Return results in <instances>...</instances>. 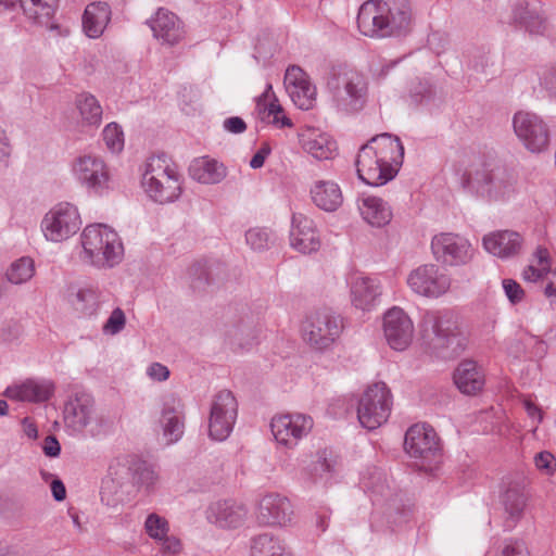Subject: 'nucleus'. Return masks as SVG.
<instances>
[{"instance_id": "nucleus-1", "label": "nucleus", "mask_w": 556, "mask_h": 556, "mask_svg": "<svg viewBox=\"0 0 556 556\" xmlns=\"http://www.w3.org/2000/svg\"><path fill=\"white\" fill-rule=\"evenodd\" d=\"M467 194L486 202H507L517 194L515 176L493 160L482 156L463 157L454 168Z\"/></svg>"}, {"instance_id": "nucleus-2", "label": "nucleus", "mask_w": 556, "mask_h": 556, "mask_svg": "<svg viewBox=\"0 0 556 556\" xmlns=\"http://www.w3.org/2000/svg\"><path fill=\"white\" fill-rule=\"evenodd\" d=\"M403 159L404 147L397 137L387 132L377 135L357 153V176L368 186H384L397 175Z\"/></svg>"}, {"instance_id": "nucleus-3", "label": "nucleus", "mask_w": 556, "mask_h": 556, "mask_svg": "<svg viewBox=\"0 0 556 556\" xmlns=\"http://www.w3.org/2000/svg\"><path fill=\"white\" fill-rule=\"evenodd\" d=\"M140 188L153 203L165 205L178 201L184 192V175L165 153L149 156L139 168Z\"/></svg>"}, {"instance_id": "nucleus-4", "label": "nucleus", "mask_w": 556, "mask_h": 556, "mask_svg": "<svg viewBox=\"0 0 556 556\" xmlns=\"http://www.w3.org/2000/svg\"><path fill=\"white\" fill-rule=\"evenodd\" d=\"M410 20L412 10L405 0H368L358 10L357 27L364 36L386 38L406 31Z\"/></svg>"}, {"instance_id": "nucleus-5", "label": "nucleus", "mask_w": 556, "mask_h": 556, "mask_svg": "<svg viewBox=\"0 0 556 556\" xmlns=\"http://www.w3.org/2000/svg\"><path fill=\"white\" fill-rule=\"evenodd\" d=\"M324 83L338 110L356 112L367 99L368 83L357 70L346 65H331L324 74Z\"/></svg>"}, {"instance_id": "nucleus-6", "label": "nucleus", "mask_w": 556, "mask_h": 556, "mask_svg": "<svg viewBox=\"0 0 556 556\" xmlns=\"http://www.w3.org/2000/svg\"><path fill=\"white\" fill-rule=\"evenodd\" d=\"M84 263L97 268H112L124 256V247L118 233L101 223L87 225L79 237Z\"/></svg>"}, {"instance_id": "nucleus-7", "label": "nucleus", "mask_w": 556, "mask_h": 556, "mask_svg": "<svg viewBox=\"0 0 556 556\" xmlns=\"http://www.w3.org/2000/svg\"><path fill=\"white\" fill-rule=\"evenodd\" d=\"M421 328L425 336H433V345L443 350V357H456L467 349L468 336L460 328L458 316L453 311L426 312Z\"/></svg>"}, {"instance_id": "nucleus-8", "label": "nucleus", "mask_w": 556, "mask_h": 556, "mask_svg": "<svg viewBox=\"0 0 556 556\" xmlns=\"http://www.w3.org/2000/svg\"><path fill=\"white\" fill-rule=\"evenodd\" d=\"M342 318L327 309L308 314L302 321L303 340L314 350H330L343 331Z\"/></svg>"}, {"instance_id": "nucleus-9", "label": "nucleus", "mask_w": 556, "mask_h": 556, "mask_svg": "<svg viewBox=\"0 0 556 556\" xmlns=\"http://www.w3.org/2000/svg\"><path fill=\"white\" fill-rule=\"evenodd\" d=\"M70 172L73 179L89 193L103 197L113 189L109 167L97 154L84 153L76 156Z\"/></svg>"}, {"instance_id": "nucleus-10", "label": "nucleus", "mask_w": 556, "mask_h": 556, "mask_svg": "<svg viewBox=\"0 0 556 556\" xmlns=\"http://www.w3.org/2000/svg\"><path fill=\"white\" fill-rule=\"evenodd\" d=\"M392 408V395L384 382L369 386L361 396L357 406V418L362 427L375 430L383 425Z\"/></svg>"}, {"instance_id": "nucleus-11", "label": "nucleus", "mask_w": 556, "mask_h": 556, "mask_svg": "<svg viewBox=\"0 0 556 556\" xmlns=\"http://www.w3.org/2000/svg\"><path fill=\"white\" fill-rule=\"evenodd\" d=\"M81 218L76 205L60 202L53 205L41 220V231L46 240L54 243L63 242L80 229Z\"/></svg>"}, {"instance_id": "nucleus-12", "label": "nucleus", "mask_w": 556, "mask_h": 556, "mask_svg": "<svg viewBox=\"0 0 556 556\" xmlns=\"http://www.w3.org/2000/svg\"><path fill=\"white\" fill-rule=\"evenodd\" d=\"M435 260L450 267L469 265L477 254L471 241L457 232H440L431 240Z\"/></svg>"}, {"instance_id": "nucleus-13", "label": "nucleus", "mask_w": 556, "mask_h": 556, "mask_svg": "<svg viewBox=\"0 0 556 556\" xmlns=\"http://www.w3.org/2000/svg\"><path fill=\"white\" fill-rule=\"evenodd\" d=\"M238 417V402L232 392L222 390L211 402L208 416V437L223 442L229 438Z\"/></svg>"}, {"instance_id": "nucleus-14", "label": "nucleus", "mask_w": 556, "mask_h": 556, "mask_svg": "<svg viewBox=\"0 0 556 556\" xmlns=\"http://www.w3.org/2000/svg\"><path fill=\"white\" fill-rule=\"evenodd\" d=\"M514 132L531 153H541L549 146V128L538 114L519 111L513 117Z\"/></svg>"}, {"instance_id": "nucleus-15", "label": "nucleus", "mask_w": 556, "mask_h": 556, "mask_svg": "<svg viewBox=\"0 0 556 556\" xmlns=\"http://www.w3.org/2000/svg\"><path fill=\"white\" fill-rule=\"evenodd\" d=\"M409 289L425 298L437 299L451 288V277L435 264H424L413 269L406 279Z\"/></svg>"}, {"instance_id": "nucleus-16", "label": "nucleus", "mask_w": 556, "mask_h": 556, "mask_svg": "<svg viewBox=\"0 0 556 556\" xmlns=\"http://www.w3.org/2000/svg\"><path fill=\"white\" fill-rule=\"evenodd\" d=\"M152 37L163 47L180 45L187 36L185 22L166 8H159L147 21Z\"/></svg>"}, {"instance_id": "nucleus-17", "label": "nucleus", "mask_w": 556, "mask_h": 556, "mask_svg": "<svg viewBox=\"0 0 556 556\" xmlns=\"http://www.w3.org/2000/svg\"><path fill=\"white\" fill-rule=\"evenodd\" d=\"M313 427V418L301 413L276 415L270 421V430L277 443L289 448L295 447Z\"/></svg>"}, {"instance_id": "nucleus-18", "label": "nucleus", "mask_w": 556, "mask_h": 556, "mask_svg": "<svg viewBox=\"0 0 556 556\" xmlns=\"http://www.w3.org/2000/svg\"><path fill=\"white\" fill-rule=\"evenodd\" d=\"M382 331L388 345L394 351H405L413 342L415 327L409 315L401 307L389 308L382 317Z\"/></svg>"}, {"instance_id": "nucleus-19", "label": "nucleus", "mask_w": 556, "mask_h": 556, "mask_svg": "<svg viewBox=\"0 0 556 556\" xmlns=\"http://www.w3.org/2000/svg\"><path fill=\"white\" fill-rule=\"evenodd\" d=\"M65 427L71 434H80L97 422L93 397L77 391L65 402L63 409Z\"/></svg>"}, {"instance_id": "nucleus-20", "label": "nucleus", "mask_w": 556, "mask_h": 556, "mask_svg": "<svg viewBox=\"0 0 556 556\" xmlns=\"http://www.w3.org/2000/svg\"><path fill=\"white\" fill-rule=\"evenodd\" d=\"M159 426L166 444L177 443L185 432V407L181 400L173 394L162 397Z\"/></svg>"}, {"instance_id": "nucleus-21", "label": "nucleus", "mask_w": 556, "mask_h": 556, "mask_svg": "<svg viewBox=\"0 0 556 556\" xmlns=\"http://www.w3.org/2000/svg\"><path fill=\"white\" fill-rule=\"evenodd\" d=\"M124 469L131 471L132 482L147 491L154 489L157 483L159 476L152 466L142 460H129L128 458H124L117 460L115 465L110 466V476H115L116 478L111 477L103 480L101 492L102 501L104 500L106 491H111L115 480L119 483V476Z\"/></svg>"}, {"instance_id": "nucleus-22", "label": "nucleus", "mask_w": 556, "mask_h": 556, "mask_svg": "<svg viewBox=\"0 0 556 556\" xmlns=\"http://www.w3.org/2000/svg\"><path fill=\"white\" fill-rule=\"evenodd\" d=\"M55 391V383L48 378L31 377L18 380L8 386L3 394L16 402L45 403Z\"/></svg>"}, {"instance_id": "nucleus-23", "label": "nucleus", "mask_w": 556, "mask_h": 556, "mask_svg": "<svg viewBox=\"0 0 556 556\" xmlns=\"http://www.w3.org/2000/svg\"><path fill=\"white\" fill-rule=\"evenodd\" d=\"M404 448L414 458L428 460L439 453V442L434 429L426 424H416L405 433Z\"/></svg>"}, {"instance_id": "nucleus-24", "label": "nucleus", "mask_w": 556, "mask_h": 556, "mask_svg": "<svg viewBox=\"0 0 556 556\" xmlns=\"http://www.w3.org/2000/svg\"><path fill=\"white\" fill-rule=\"evenodd\" d=\"M293 518L291 502L278 493H268L261 497L257 506V519L262 525L287 527Z\"/></svg>"}, {"instance_id": "nucleus-25", "label": "nucleus", "mask_w": 556, "mask_h": 556, "mask_svg": "<svg viewBox=\"0 0 556 556\" xmlns=\"http://www.w3.org/2000/svg\"><path fill=\"white\" fill-rule=\"evenodd\" d=\"M285 87L293 103L301 110H309L316 102V87L299 66H290L285 74Z\"/></svg>"}, {"instance_id": "nucleus-26", "label": "nucleus", "mask_w": 556, "mask_h": 556, "mask_svg": "<svg viewBox=\"0 0 556 556\" xmlns=\"http://www.w3.org/2000/svg\"><path fill=\"white\" fill-rule=\"evenodd\" d=\"M523 244L522 235L508 229L491 231L482 237L483 249L501 260L518 256L523 250Z\"/></svg>"}, {"instance_id": "nucleus-27", "label": "nucleus", "mask_w": 556, "mask_h": 556, "mask_svg": "<svg viewBox=\"0 0 556 556\" xmlns=\"http://www.w3.org/2000/svg\"><path fill=\"white\" fill-rule=\"evenodd\" d=\"M290 245L303 254L316 252L320 248L319 233L312 218L302 213L292 215Z\"/></svg>"}, {"instance_id": "nucleus-28", "label": "nucleus", "mask_w": 556, "mask_h": 556, "mask_svg": "<svg viewBox=\"0 0 556 556\" xmlns=\"http://www.w3.org/2000/svg\"><path fill=\"white\" fill-rule=\"evenodd\" d=\"M299 142L303 151L315 160L327 161L337 155V142L321 129L305 127L299 134Z\"/></svg>"}, {"instance_id": "nucleus-29", "label": "nucleus", "mask_w": 556, "mask_h": 556, "mask_svg": "<svg viewBox=\"0 0 556 556\" xmlns=\"http://www.w3.org/2000/svg\"><path fill=\"white\" fill-rule=\"evenodd\" d=\"M352 304L362 311H371L380 302L381 281L376 277L355 275L350 281Z\"/></svg>"}, {"instance_id": "nucleus-30", "label": "nucleus", "mask_w": 556, "mask_h": 556, "mask_svg": "<svg viewBox=\"0 0 556 556\" xmlns=\"http://www.w3.org/2000/svg\"><path fill=\"white\" fill-rule=\"evenodd\" d=\"M356 206L364 223L374 228L386 227L393 218L391 204L374 194H361L356 200Z\"/></svg>"}, {"instance_id": "nucleus-31", "label": "nucleus", "mask_w": 556, "mask_h": 556, "mask_svg": "<svg viewBox=\"0 0 556 556\" xmlns=\"http://www.w3.org/2000/svg\"><path fill=\"white\" fill-rule=\"evenodd\" d=\"M503 506L504 529L513 530L521 520L526 506L527 494L525 485L520 482H510L501 500Z\"/></svg>"}, {"instance_id": "nucleus-32", "label": "nucleus", "mask_w": 556, "mask_h": 556, "mask_svg": "<svg viewBox=\"0 0 556 556\" xmlns=\"http://www.w3.org/2000/svg\"><path fill=\"white\" fill-rule=\"evenodd\" d=\"M78 113L77 128L80 134L92 135L102 123L103 109L99 100L89 92H81L75 99Z\"/></svg>"}, {"instance_id": "nucleus-33", "label": "nucleus", "mask_w": 556, "mask_h": 556, "mask_svg": "<svg viewBox=\"0 0 556 556\" xmlns=\"http://www.w3.org/2000/svg\"><path fill=\"white\" fill-rule=\"evenodd\" d=\"M359 483L372 503H380L391 498L395 490L393 481L389 479L387 471L376 466L367 467L362 471Z\"/></svg>"}, {"instance_id": "nucleus-34", "label": "nucleus", "mask_w": 556, "mask_h": 556, "mask_svg": "<svg viewBox=\"0 0 556 556\" xmlns=\"http://www.w3.org/2000/svg\"><path fill=\"white\" fill-rule=\"evenodd\" d=\"M112 20V8L105 1H93L86 5L81 16L84 34L90 39H99Z\"/></svg>"}, {"instance_id": "nucleus-35", "label": "nucleus", "mask_w": 556, "mask_h": 556, "mask_svg": "<svg viewBox=\"0 0 556 556\" xmlns=\"http://www.w3.org/2000/svg\"><path fill=\"white\" fill-rule=\"evenodd\" d=\"M248 509L235 501H217L207 508V519L220 528H238L243 525Z\"/></svg>"}, {"instance_id": "nucleus-36", "label": "nucleus", "mask_w": 556, "mask_h": 556, "mask_svg": "<svg viewBox=\"0 0 556 556\" xmlns=\"http://www.w3.org/2000/svg\"><path fill=\"white\" fill-rule=\"evenodd\" d=\"M312 202L321 211L332 213L343 204V192L334 180L317 179L309 188Z\"/></svg>"}, {"instance_id": "nucleus-37", "label": "nucleus", "mask_w": 556, "mask_h": 556, "mask_svg": "<svg viewBox=\"0 0 556 556\" xmlns=\"http://www.w3.org/2000/svg\"><path fill=\"white\" fill-rule=\"evenodd\" d=\"M454 382L462 393L476 394L484 387V371L477 362L464 359L454 371Z\"/></svg>"}, {"instance_id": "nucleus-38", "label": "nucleus", "mask_w": 556, "mask_h": 556, "mask_svg": "<svg viewBox=\"0 0 556 556\" xmlns=\"http://www.w3.org/2000/svg\"><path fill=\"white\" fill-rule=\"evenodd\" d=\"M256 110L262 119L267 121L277 128L290 127L291 119L286 116L282 106L276 98L271 84H266L265 90L256 98Z\"/></svg>"}, {"instance_id": "nucleus-39", "label": "nucleus", "mask_w": 556, "mask_h": 556, "mask_svg": "<svg viewBox=\"0 0 556 556\" xmlns=\"http://www.w3.org/2000/svg\"><path fill=\"white\" fill-rule=\"evenodd\" d=\"M190 177L203 185H216L223 181L227 169L223 163L208 156L198 157L189 167Z\"/></svg>"}, {"instance_id": "nucleus-40", "label": "nucleus", "mask_w": 556, "mask_h": 556, "mask_svg": "<svg viewBox=\"0 0 556 556\" xmlns=\"http://www.w3.org/2000/svg\"><path fill=\"white\" fill-rule=\"evenodd\" d=\"M250 556H294L287 542L273 533L254 535L250 541Z\"/></svg>"}, {"instance_id": "nucleus-41", "label": "nucleus", "mask_w": 556, "mask_h": 556, "mask_svg": "<svg viewBox=\"0 0 556 556\" xmlns=\"http://www.w3.org/2000/svg\"><path fill=\"white\" fill-rule=\"evenodd\" d=\"M59 0H21V10L34 23L48 29H58L52 17L58 8Z\"/></svg>"}, {"instance_id": "nucleus-42", "label": "nucleus", "mask_w": 556, "mask_h": 556, "mask_svg": "<svg viewBox=\"0 0 556 556\" xmlns=\"http://www.w3.org/2000/svg\"><path fill=\"white\" fill-rule=\"evenodd\" d=\"M553 258L547 248L538 245L529 258V264L521 270V278L526 282L542 281L551 271Z\"/></svg>"}, {"instance_id": "nucleus-43", "label": "nucleus", "mask_w": 556, "mask_h": 556, "mask_svg": "<svg viewBox=\"0 0 556 556\" xmlns=\"http://www.w3.org/2000/svg\"><path fill=\"white\" fill-rule=\"evenodd\" d=\"M101 293L98 288L86 286L77 289L71 303L83 316H93L100 307Z\"/></svg>"}, {"instance_id": "nucleus-44", "label": "nucleus", "mask_w": 556, "mask_h": 556, "mask_svg": "<svg viewBox=\"0 0 556 556\" xmlns=\"http://www.w3.org/2000/svg\"><path fill=\"white\" fill-rule=\"evenodd\" d=\"M35 264L30 257H21L13 262L5 273L7 279L14 285H22L33 278Z\"/></svg>"}, {"instance_id": "nucleus-45", "label": "nucleus", "mask_w": 556, "mask_h": 556, "mask_svg": "<svg viewBox=\"0 0 556 556\" xmlns=\"http://www.w3.org/2000/svg\"><path fill=\"white\" fill-rule=\"evenodd\" d=\"M334 467L332 453L327 450L318 451L312 460L308 475L315 479L327 481L331 477Z\"/></svg>"}, {"instance_id": "nucleus-46", "label": "nucleus", "mask_w": 556, "mask_h": 556, "mask_svg": "<svg viewBox=\"0 0 556 556\" xmlns=\"http://www.w3.org/2000/svg\"><path fill=\"white\" fill-rule=\"evenodd\" d=\"M274 232L267 228L254 227L245 232V242L254 251H263L275 243Z\"/></svg>"}, {"instance_id": "nucleus-47", "label": "nucleus", "mask_w": 556, "mask_h": 556, "mask_svg": "<svg viewBox=\"0 0 556 556\" xmlns=\"http://www.w3.org/2000/svg\"><path fill=\"white\" fill-rule=\"evenodd\" d=\"M485 556H530V552L523 540L508 538L502 542L494 554L492 547Z\"/></svg>"}, {"instance_id": "nucleus-48", "label": "nucleus", "mask_w": 556, "mask_h": 556, "mask_svg": "<svg viewBox=\"0 0 556 556\" xmlns=\"http://www.w3.org/2000/svg\"><path fill=\"white\" fill-rule=\"evenodd\" d=\"M169 530V522L165 517L156 513H151L147 516L144 520V531L154 542L161 540Z\"/></svg>"}, {"instance_id": "nucleus-49", "label": "nucleus", "mask_w": 556, "mask_h": 556, "mask_svg": "<svg viewBox=\"0 0 556 556\" xmlns=\"http://www.w3.org/2000/svg\"><path fill=\"white\" fill-rule=\"evenodd\" d=\"M103 141L112 153H119L124 149V132L122 127L115 123H109L102 131Z\"/></svg>"}, {"instance_id": "nucleus-50", "label": "nucleus", "mask_w": 556, "mask_h": 556, "mask_svg": "<svg viewBox=\"0 0 556 556\" xmlns=\"http://www.w3.org/2000/svg\"><path fill=\"white\" fill-rule=\"evenodd\" d=\"M535 469L545 477H552L556 472V457L549 451H541L533 456Z\"/></svg>"}, {"instance_id": "nucleus-51", "label": "nucleus", "mask_w": 556, "mask_h": 556, "mask_svg": "<svg viewBox=\"0 0 556 556\" xmlns=\"http://www.w3.org/2000/svg\"><path fill=\"white\" fill-rule=\"evenodd\" d=\"M410 98L416 104L430 105L435 98V91L429 81H419L410 89Z\"/></svg>"}, {"instance_id": "nucleus-52", "label": "nucleus", "mask_w": 556, "mask_h": 556, "mask_svg": "<svg viewBox=\"0 0 556 556\" xmlns=\"http://www.w3.org/2000/svg\"><path fill=\"white\" fill-rule=\"evenodd\" d=\"M126 325V316L122 308L116 307L108 320L104 323L102 327V331L104 334L115 336L119 333Z\"/></svg>"}, {"instance_id": "nucleus-53", "label": "nucleus", "mask_w": 556, "mask_h": 556, "mask_svg": "<svg viewBox=\"0 0 556 556\" xmlns=\"http://www.w3.org/2000/svg\"><path fill=\"white\" fill-rule=\"evenodd\" d=\"M503 291L511 305L521 303L526 298L523 288L515 279L505 278L502 280Z\"/></svg>"}, {"instance_id": "nucleus-54", "label": "nucleus", "mask_w": 556, "mask_h": 556, "mask_svg": "<svg viewBox=\"0 0 556 556\" xmlns=\"http://www.w3.org/2000/svg\"><path fill=\"white\" fill-rule=\"evenodd\" d=\"M159 545V551L164 556H176L182 549V543L176 535L165 534L161 540L155 542Z\"/></svg>"}, {"instance_id": "nucleus-55", "label": "nucleus", "mask_w": 556, "mask_h": 556, "mask_svg": "<svg viewBox=\"0 0 556 556\" xmlns=\"http://www.w3.org/2000/svg\"><path fill=\"white\" fill-rule=\"evenodd\" d=\"M525 26L527 30L533 35H543L547 29L545 18L539 14L532 13H529L528 17L526 18Z\"/></svg>"}, {"instance_id": "nucleus-56", "label": "nucleus", "mask_w": 556, "mask_h": 556, "mask_svg": "<svg viewBox=\"0 0 556 556\" xmlns=\"http://www.w3.org/2000/svg\"><path fill=\"white\" fill-rule=\"evenodd\" d=\"M147 376L157 382H162L168 379L169 369L161 363H152L147 368Z\"/></svg>"}, {"instance_id": "nucleus-57", "label": "nucleus", "mask_w": 556, "mask_h": 556, "mask_svg": "<svg viewBox=\"0 0 556 556\" xmlns=\"http://www.w3.org/2000/svg\"><path fill=\"white\" fill-rule=\"evenodd\" d=\"M271 153V147L268 142H263L261 144V147L258 148V150L255 152V154L252 156L251 161H250V166L253 168V169H257V168H261L266 159L269 156V154Z\"/></svg>"}, {"instance_id": "nucleus-58", "label": "nucleus", "mask_w": 556, "mask_h": 556, "mask_svg": "<svg viewBox=\"0 0 556 556\" xmlns=\"http://www.w3.org/2000/svg\"><path fill=\"white\" fill-rule=\"evenodd\" d=\"M522 404L528 417L535 424L532 428V432L535 433L538 425L543 419L542 410L530 400H525Z\"/></svg>"}, {"instance_id": "nucleus-59", "label": "nucleus", "mask_w": 556, "mask_h": 556, "mask_svg": "<svg viewBox=\"0 0 556 556\" xmlns=\"http://www.w3.org/2000/svg\"><path fill=\"white\" fill-rule=\"evenodd\" d=\"M223 127L230 134H242L247 129L245 122L239 116L228 117L224 121Z\"/></svg>"}, {"instance_id": "nucleus-60", "label": "nucleus", "mask_w": 556, "mask_h": 556, "mask_svg": "<svg viewBox=\"0 0 556 556\" xmlns=\"http://www.w3.org/2000/svg\"><path fill=\"white\" fill-rule=\"evenodd\" d=\"M12 147L7 131L0 127V163L8 164Z\"/></svg>"}, {"instance_id": "nucleus-61", "label": "nucleus", "mask_w": 556, "mask_h": 556, "mask_svg": "<svg viewBox=\"0 0 556 556\" xmlns=\"http://www.w3.org/2000/svg\"><path fill=\"white\" fill-rule=\"evenodd\" d=\"M541 85L556 98V70H547L541 77Z\"/></svg>"}, {"instance_id": "nucleus-62", "label": "nucleus", "mask_w": 556, "mask_h": 556, "mask_svg": "<svg viewBox=\"0 0 556 556\" xmlns=\"http://www.w3.org/2000/svg\"><path fill=\"white\" fill-rule=\"evenodd\" d=\"M546 285L544 287V295L551 301H556V266L551 268L546 276Z\"/></svg>"}, {"instance_id": "nucleus-63", "label": "nucleus", "mask_w": 556, "mask_h": 556, "mask_svg": "<svg viewBox=\"0 0 556 556\" xmlns=\"http://www.w3.org/2000/svg\"><path fill=\"white\" fill-rule=\"evenodd\" d=\"M42 450L46 456L56 457L60 455L61 446L59 441L54 437L49 435L45 440Z\"/></svg>"}, {"instance_id": "nucleus-64", "label": "nucleus", "mask_w": 556, "mask_h": 556, "mask_svg": "<svg viewBox=\"0 0 556 556\" xmlns=\"http://www.w3.org/2000/svg\"><path fill=\"white\" fill-rule=\"evenodd\" d=\"M51 492L55 501L61 502L66 497V490L60 479H54L51 482Z\"/></svg>"}]
</instances>
